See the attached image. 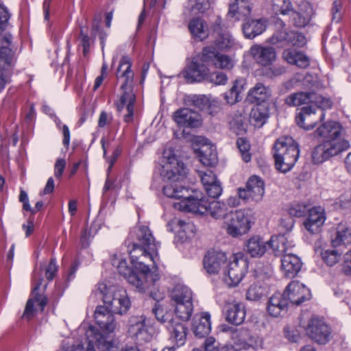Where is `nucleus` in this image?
I'll use <instances>...</instances> for the list:
<instances>
[{
  "label": "nucleus",
  "mask_w": 351,
  "mask_h": 351,
  "mask_svg": "<svg viewBox=\"0 0 351 351\" xmlns=\"http://www.w3.org/2000/svg\"><path fill=\"white\" fill-rule=\"evenodd\" d=\"M95 293L101 295L105 306H98L95 311L96 324L104 331H114L117 323L112 313L124 315L131 307V302L125 289L118 287H107L103 282L97 285Z\"/></svg>",
  "instance_id": "obj_1"
},
{
  "label": "nucleus",
  "mask_w": 351,
  "mask_h": 351,
  "mask_svg": "<svg viewBox=\"0 0 351 351\" xmlns=\"http://www.w3.org/2000/svg\"><path fill=\"white\" fill-rule=\"evenodd\" d=\"M165 195L168 197L180 199L174 202L173 207L180 211L193 213L199 215L209 213L215 219H227L232 211L229 210L223 202L213 201L208 202L204 198H198L195 193L189 188H182L180 191L175 185L165 188Z\"/></svg>",
  "instance_id": "obj_2"
},
{
  "label": "nucleus",
  "mask_w": 351,
  "mask_h": 351,
  "mask_svg": "<svg viewBox=\"0 0 351 351\" xmlns=\"http://www.w3.org/2000/svg\"><path fill=\"white\" fill-rule=\"evenodd\" d=\"M208 66L230 70L234 66V62L228 55L220 53L213 47L207 46L193 58L190 64L183 72L184 77L189 83L206 80L209 74Z\"/></svg>",
  "instance_id": "obj_3"
},
{
  "label": "nucleus",
  "mask_w": 351,
  "mask_h": 351,
  "mask_svg": "<svg viewBox=\"0 0 351 351\" xmlns=\"http://www.w3.org/2000/svg\"><path fill=\"white\" fill-rule=\"evenodd\" d=\"M341 132V126L336 121H327L317 128L315 136L324 141L312 152L314 164H321L349 148V142L340 137Z\"/></svg>",
  "instance_id": "obj_4"
},
{
  "label": "nucleus",
  "mask_w": 351,
  "mask_h": 351,
  "mask_svg": "<svg viewBox=\"0 0 351 351\" xmlns=\"http://www.w3.org/2000/svg\"><path fill=\"white\" fill-rule=\"evenodd\" d=\"M137 243L132 245L129 251L131 263L138 271L148 276H152L146 260L156 264L158 260V250L160 243L156 242L148 227L142 226L136 233Z\"/></svg>",
  "instance_id": "obj_5"
},
{
  "label": "nucleus",
  "mask_w": 351,
  "mask_h": 351,
  "mask_svg": "<svg viewBox=\"0 0 351 351\" xmlns=\"http://www.w3.org/2000/svg\"><path fill=\"white\" fill-rule=\"evenodd\" d=\"M131 67L130 58L128 56H123L116 73L117 80L121 82V90H122L119 100L116 102V106L119 112L126 108L127 113L123 117L124 121L126 123L133 121L136 101V96L133 91L134 72Z\"/></svg>",
  "instance_id": "obj_6"
},
{
  "label": "nucleus",
  "mask_w": 351,
  "mask_h": 351,
  "mask_svg": "<svg viewBox=\"0 0 351 351\" xmlns=\"http://www.w3.org/2000/svg\"><path fill=\"white\" fill-rule=\"evenodd\" d=\"M276 169L286 173L290 171L300 156L299 145L291 136L278 138L273 147Z\"/></svg>",
  "instance_id": "obj_7"
},
{
  "label": "nucleus",
  "mask_w": 351,
  "mask_h": 351,
  "mask_svg": "<svg viewBox=\"0 0 351 351\" xmlns=\"http://www.w3.org/2000/svg\"><path fill=\"white\" fill-rule=\"evenodd\" d=\"M112 264L114 266L118 272L127 279L128 282L135 287L136 291L140 293L145 292L148 289L150 283L149 280L154 282L156 278H154L155 275L152 274V276L147 277L146 275L143 274L141 271V276L133 271L132 269L130 267L126 262V259L121 254H114L112 256Z\"/></svg>",
  "instance_id": "obj_8"
},
{
  "label": "nucleus",
  "mask_w": 351,
  "mask_h": 351,
  "mask_svg": "<svg viewBox=\"0 0 351 351\" xmlns=\"http://www.w3.org/2000/svg\"><path fill=\"white\" fill-rule=\"evenodd\" d=\"M160 173L163 180L169 182L163 187L164 194L165 188L169 185L176 186L178 191L182 188H186L180 183L186 175L184 165L175 156H169L165 161H163Z\"/></svg>",
  "instance_id": "obj_9"
},
{
  "label": "nucleus",
  "mask_w": 351,
  "mask_h": 351,
  "mask_svg": "<svg viewBox=\"0 0 351 351\" xmlns=\"http://www.w3.org/2000/svg\"><path fill=\"white\" fill-rule=\"evenodd\" d=\"M227 233L232 237L246 234L251 228L249 215L243 210L230 213L224 221Z\"/></svg>",
  "instance_id": "obj_10"
},
{
  "label": "nucleus",
  "mask_w": 351,
  "mask_h": 351,
  "mask_svg": "<svg viewBox=\"0 0 351 351\" xmlns=\"http://www.w3.org/2000/svg\"><path fill=\"white\" fill-rule=\"evenodd\" d=\"M275 25L276 28L279 29L276 30L269 39V42L271 44L278 45L284 43L298 47H304L306 45V39L304 35L298 32L287 31L286 29H284L285 24L282 20L278 19Z\"/></svg>",
  "instance_id": "obj_11"
},
{
  "label": "nucleus",
  "mask_w": 351,
  "mask_h": 351,
  "mask_svg": "<svg viewBox=\"0 0 351 351\" xmlns=\"http://www.w3.org/2000/svg\"><path fill=\"white\" fill-rule=\"evenodd\" d=\"M265 193L263 181L258 176H251L246 182L245 188H239L237 195L245 201L260 202Z\"/></svg>",
  "instance_id": "obj_12"
},
{
  "label": "nucleus",
  "mask_w": 351,
  "mask_h": 351,
  "mask_svg": "<svg viewBox=\"0 0 351 351\" xmlns=\"http://www.w3.org/2000/svg\"><path fill=\"white\" fill-rule=\"evenodd\" d=\"M306 335L319 344H326L331 335L328 326L321 319L312 317L304 328Z\"/></svg>",
  "instance_id": "obj_13"
},
{
  "label": "nucleus",
  "mask_w": 351,
  "mask_h": 351,
  "mask_svg": "<svg viewBox=\"0 0 351 351\" xmlns=\"http://www.w3.org/2000/svg\"><path fill=\"white\" fill-rule=\"evenodd\" d=\"M16 58L12 50L8 47H0V93L10 82Z\"/></svg>",
  "instance_id": "obj_14"
},
{
  "label": "nucleus",
  "mask_w": 351,
  "mask_h": 351,
  "mask_svg": "<svg viewBox=\"0 0 351 351\" xmlns=\"http://www.w3.org/2000/svg\"><path fill=\"white\" fill-rule=\"evenodd\" d=\"M247 271V263L241 256H235L225 273L224 280L229 287H236L242 280Z\"/></svg>",
  "instance_id": "obj_15"
},
{
  "label": "nucleus",
  "mask_w": 351,
  "mask_h": 351,
  "mask_svg": "<svg viewBox=\"0 0 351 351\" xmlns=\"http://www.w3.org/2000/svg\"><path fill=\"white\" fill-rule=\"evenodd\" d=\"M145 320L143 315L132 316L129 319L128 333L138 343L148 342L152 337L145 325Z\"/></svg>",
  "instance_id": "obj_16"
},
{
  "label": "nucleus",
  "mask_w": 351,
  "mask_h": 351,
  "mask_svg": "<svg viewBox=\"0 0 351 351\" xmlns=\"http://www.w3.org/2000/svg\"><path fill=\"white\" fill-rule=\"evenodd\" d=\"M283 295L288 303L300 305L311 298L310 290L302 283L298 281H292L287 287Z\"/></svg>",
  "instance_id": "obj_17"
},
{
  "label": "nucleus",
  "mask_w": 351,
  "mask_h": 351,
  "mask_svg": "<svg viewBox=\"0 0 351 351\" xmlns=\"http://www.w3.org/2000/svg\"><path fill=\"white\" fill-rule=\"evenodd\" d=\"M324 113L322 110L321 114H316V108L313 105L302 108L301 112L296 117L297 124L300 128L308 130L313 129L315 125L324 119Z\"/></svg>",
  "instance_id": "obj_18"
},
{
  "label": "nucleus",
  "mask_w": 351,
  "mask_h": 351,
  "mask_svg": "<svg viewBox=\"0 0 351 351\" xmlns=\"http://www.w3.org/2000/svg\"><path fill=\"white\" fill-rule=\"evenodd\" d=\"M173 119L179 126L197 128L202 123L200 115L195 111L184 108L174 112Z\"/></svg>",
  "instance_id": "obj_19"
},
{
  "label": "nucleus",
  "mask_w": 351,
  "mask_h": 351,
  "mask_svg": "<svg viewBox=\"0 0 351 351\" xmlns=\"http://www.w3.org/2000/svg\"><path fill=\"white\" fill-rule=\"evenodd\" d=\"M222 20L217 17L213 25L215 46L221 50L228 49L234 45V39L228 31L224 29L221 24Z\"/></svg>",
  "instance_id": "obj_20"
},
{
  "label": "nucleus",
  "mask_w": 351,
  "mask_h": 351,
  "mask_svg": "<svg viewBox=\"0 0 351 351\" xmlns=\"http://www.w3.org/2000/svg\"><path fill=\"white\" fill-rule=\"evenodd\" d=\"M86 335L87 338H92L90 342H94L100 351H122V348H119L116 341L108 340L98 329L93 326L88 328Z\"/></svg>",
  "instance_id": "obj_21"
},
{
  "label": "nucleus",
  "mask_w": 351,
  "mask_h": 351,
  "mask_svg": "<svg viewBox=\"0 0 351 351\" xmlns=\"http://www.w3.org/2000/svg\"><path fill=\"white\" fill-rule=\"evenodd\" d=\"M250 52L254 61L263 66L271 65L276 59V50L271 47L254 45L251 47Z\"/></svg>",
  "instance_id": "obj_22"
},
{
  "label": "nucleus",
  "mask_w": 351,
  "mask_h": 351,
  "mask_svg": "<svg viewBox=\"0 0 351 351\" xmlns=\"http://www.w3.org/2000/svg\"><path fill=\"white\" fill-rule=\"evenodd\" d=\"M326 220L324 209L315 206L308 210V216L304 222L305 228L311 234L318 233Z\"/></svg>",
  "instance_id": "obj_23"
},
{
  "label": "nucleus",
  "mask_w": 351,
  "mask_h": 351,
  "mask_svg": "<svg viewBox=\"0 0 351 351\" xmlns=\"http://www.w3.org/2000/svg\"><path fill=\"white\" fill-rule=\"evenodd\" d=\"M227 256L224 252L210 250L204 258V267L210 274H217L222 266L226 263Z\"/></svg>",
  "instance_id": "obj_24"
},
{
  "label": "nucleus",
  "mask_w": 351,
  "mask_h": 351,
  "mask_svg": "<svg viewBox=\"0 0 351 351\" xmlns=\"http://www.w3.org/2000/svg\"><path fill=\"white\" fill-rule=\"evenodd\" d=\"M314 14L313 6L308 2H302L298 11L292 10L290 17L295 26L303 27L308 25Z\"/></svg>",
  "instance_id": "obj_25"
},
{
  "label": "nucleus",
  "mask_w": 351,
  "mask_h": 351,
  "mask_svg": "<svg viewBox=\"0 0 351 351\" xmlns=\"http://www.w3.org/2000/svg\"><path fill=\"white\" fill-rule=\"evenodd\" d=\"M43 279L39 278L37 284L32 291V295L34 297L30 298L26 304L23 317L27 319H30L34 316V306L35 303L40 306V311H43L45 306L47 304V298L46 296L37 293V291L40 289L42 284Z\"/></svg>",
  "instance_id": "obj_26"
},
{
  "label": "nucleus",
  "mask_w": 351,
  "mask_h": 351,
  "mask_svg": "<svg viewBox=\"0 0 351 351\" xmlns=\"http://www.w3.org/2000/svg\"><path fill=\"white\" fill-rule=\"evenodd\" d=\"M251 10L249 0H233L229 4L228 16L236 21L245 20L250 15Z\"/></svg>",
  "instance_id": "obj_27"
},
{
  "label": "nucleus",
  "mask_w": 351,
  "mask_h": 351,
  "mask_svg": "<svg viewBox=\"0 0 351 351\" xmlns=\"http://www.w3.org/2000/svg\"><path fill=\"white\" fill-rule=\"evenodd\" d=\"M302 267V262L300 258L296 255L287 253L282 256L281 258V269L288 278L295 277L300 271Z\"/></svg>",
  "instance_id": "obj_28"
},
{
  "label": "nucleus",
  "mask_w": 351,
  "mask_h": 351,
  "mask_svg": "<svg viewBox=\"0 0 351 351\" xmlns=\"http://www.w3.org/2000/svg\"><path fill=\"white\" fill-rule=\"evenodd\" d=\"M225 315L228 322L240 325L244 322L246 315L245 305L238 302L230 303L226 306Z\"/></svg>",
  "instance_id": "obj_29"
},
{
  "label": "nucleus",
  "mask_w": 351,
  "mask_h": 351,
  "mask_svg": "<svg viewBox=\"0 0 351 351\" xmlns=\"http://www.w3.org/2000/svg\"><path fill=\"white\" fill-rule=\"evenodd\" d=\"M268 249V242L258 235L250 237L245 244V250L251 257L263 256Z\"/></svg>",
  "instance_id": "obj_30"
},
{
  "label": "nucleus",
  "mask_w": 351,
  "mask_h": 351,
  "mask_svg": "<svg viewBox=\"0 0 351 351\" xmlns=\"http://www.w3.org/2000/svg\"><path fill=\"white\" fill-rule=\"evenodd\" d=\"M288 305L287 298L285 297L283 293L278 292L269 298L267 310L271 316L277 317L281 315L282 313L287 311Z\"/></svg>",
  "instance_id": "obj_31"
},
{
  "label": "nucleus",
  "mask_w": 351,
  "mask_h": 351,
  "mask_svg": "<svg viewBox=\"0 0 351 351\" xmlns=\"http://www.w3.org/2000/svg\"><path fill=\"white\" fill-rule=\"evenodd\" d=\"M166 327L173 341L178 346L184 344L188 332V328L184 324L174 319L170 322Z\"/></svg>",
  "instance_id": "obj_32"
},
{
  "label": "nucleus",
  "mask_w": 351,
  "mask_h": 351,
  "mask_svg": "<svg viewBox=\"0 0 351 351\" xmlns=\"http://www.w3.org/2000/svg\"><path fill=\"white\" fill-rule=\"evenodd\" d=\"M231 339L236 346L241 349H247L252 347L256 343L255 337L251 332L243 328L233 330Z\"/></svg>",
  "instance_id": "obj_33"
},
{
  "label": "nucleus",
  "mask_w": 351,
  "mask_h": 351,
  "mask_svg": "<svg viewBox=\"0 0 351 351\" xmlns=\"http://www.w3.org/2000/svg\"><path fill=\"white\" fill-rule=\"evenodd\" d=\"M271 94L270 88L263 83L259 82L249 90L247 99L250 103H256L258 105L267 100L270 97Z\"/></svg>",
  "instance_id": "obj_34"
},
{
  "label": "nucleus",
  "mask_w": 351,
  "mask_h": 351,
  "mask_svg": "<svg viewBox=\"0 0 351 351\" xmlns=\"http://www.w3.org/2000/svg\"><path fill=\"white\" fill-rule=\"evenodd\" d=\"M193 330L195 336L199 337L208 335L211 330L210 314L202 313L196 316L193 323Z\"/></svg>",
  "instance_id": "obj_35"
},
{
  "label": "nucleus",
  "mask_w": 351,
  "mask_h": 351,
  "mask_svg": "<svg viewBox=\"0 0 351 351\" xmlns=\"http://www.w3.org/2000/svg\"><path fill=\"white\" fill-rule=\"evenodd\" d=\"M282 56L289 64L296 65L300 68H306L310 63L309 58L307 56L302 52L293 49L284 50Z\"/></svg>",
  "instance_id": "obj_36"
},
{
  "label": "nucleus",
  "mask_w": 351,
  "mask_h": 351,
  "mask_svg": "<svg viewBox=\"0 0 351 351\" xmlns=\"http://www.w3.org/2000/svg\"><path fill=\"white\" fill-rule=\"evenodd\" d=\"M200 162L204 166L213 167L217 163L218 158L214 145H203L197 150Z\"/></svg>",
  "instance_id": "obj_37"
},
{
  "label": "nucleus",
  "mask_w": 351,
  "mask_h": 351,
  "mask_svg": "<svg viewBox=\"0 0 351 351\" xmlns=\"http://www.w3.org/2000/svg\"><path fill=\"white\" fill-rule=\"evenodd\" d=\"M266 29V22L263 19L247 20L243 25V32L245 38L252 39L261 34Z\"/></svg>",
  "instance_id": "obj_38"
},
{
  "label": "nucleus",
  "mask_w": 351,
  "mask_h": 351,
  "mask_svg": "<svg viewBox=\"0 0 351 351\" xmlns=\"http://www.w3.org/2000/svg\"><path fill=\"white\" fill-rule=\"evenodd\" d=\"M315 93L313 92H297L288 95L285 103L289 106H299L304 104L313 105Z\"/></svg>",
  "instance_id": "obj_39"
},
{
  "label": "nucleus",
  "mask_w": 351,
  "mask_h": 351,
  "mask_svg": "<svg viewBox=\"0 0 351 351\" xmlns=\"http://www.w3.org/2000/svg\"><path fill=\"white\" fill-rule=\"evenodd\" d=\"M269 118V109L263 104H258L254 106L250 114V122L254 127H262Z\"/></svg>",
  "instance_id": "obj_40"
},
{
  "label": "nucleus",
  "mask_w": 351,
  "mask_h": 351,
  "mask_svg": "<svg viewBox=\"0 0 351 351\" xmlns=\"http://www.w3.org/2000/svg\"><path fill=\"white\" fill-rule=\"evenodd\" d=\"M267 242L268 248L271 247L276 256L291 253L289 252L290 247L293 246L289 243L287 238L283 236L277 237H272Z\"/></svg>",
  "instance_id": "obj_41"
},
{
  "label": "nucleus",
  "mask_w": 351,
  "mask_h": 351,
  "mask_svg": "<svg viewBox=\"0 0 351 351\" xmlns=\"http://www.w3.org/2000/svg\"><path fill=\"white\" fill-rule=\"evenodd\" d=\"M333 246L351 243V228L346 223H341L337 227L335 237L332 239Z\"/></svg>",
  "instance_id": "obj_42"
},
{
  "label": "nucleus",
  "mask_w": 351,
  "mask_h": 351,
  "mask_svg": "<svg viewBox=\"0 0 351 351\" xmlns=\"http://www.w3.org/2000/svg\"><path fill=\"white\" fill-rule=\"evenodd\" d=\"M171 298L173 302H185L193 300V293L188 287L177 285L171 292Z\"/></svg>",
  "instance_id": "obj_43"
},
{
  "label": "nucleus",
  "mask_w": 351,
  "mask_h": 351,
  "mask_svg": "<svg viewBox=\"0 0 351 351\" xmlns=\"http://www.w3.org/2000/svg\"><path fill=\"white\" fill-rule=\"evenodd\" d=\"M189 29L193 36L199 40H203L207 36L206 25L203 20L200 19H194L190 21Z\"/></svg>",
  "instance_id": "obj_44"
},
{
  "label": "nucleus",
  "mask_w": 351,
  "mask_h": 351,
  "mask_svg": "<svg viewBox=\"0 0 351 351\" xmlns=\"http://www.w3.org/2000/svg\"><path fill=\"white\" fill-rule=\"evenodd\" d=\"M174 311L178 317L183 321H188L193 310V300L188 302H173Z\"/></svg>",
  "instance_id": "obj_45"
},
{
  "label": "nucleus",
  "mask_w": 351,
  "mask_h": 351,
  "mask_svg": "<svg viewBox=\"0 0 351 351\" xmlns=\"http://www.w3.org/2000/svg\"><path fill=\"white\" fill-rule=\"evenodd\" d=\"M243 90V82L241 79L236 80L231 88L224 93V99L229 104H234L239 101V94Z\"/></svg>",
  "instance_id": "obj_46"
},
{
  "label": "nucleus",
  "mask_w": 351,
  "mask_h": 351,
  "mask_svg": "<svg viewBox=\"0 0 351 351\" xmlns=\"http://www.w3.org/2000/svg\"><path fill=\"white\" fill-rule=\"evenodd\" d=\"M271 5L273 12L282 15H290L293 7L289 0H271Z\"/></svg>",
  "instance_id": "obj_47"
},
{
  "label": "nucleus",
  "mask_w": 351,
  "mask_h": 351,
  "mask_svg": "<svg viewBox=\"0 0 351 351\" xmlns=\"http://www.w3.org/2000/svg\"><path fill=\"white\" fill-rule=\"evenodd\" d=\"M265 294V289L260 283L250 285L246 293V299L250 301H258Z\"/></svg>",
  "instance_id": "obj_48"
},
{
  "label": "nucleus",
  "mask_w": 351,
  "mask_h": 351,
  "mask_svg": "<svg viewBox=\"0 0 351 351\" xmlns=\"http://www.w3.org/2000/svg\"><path fill=\"white\" fill-rule=\"evenodd\" d=\"M323 261L328 266H333L341 258V253L337 250H326L321 253Z\"/></svg>",
  "instance_id": "obj_49"
},
{
  "label": "nucleus",
  "mask_w": 351,
  "mask_h": 351,
  "mask_svg": "<svg viewBox=\"0 0 351 351\" xmlns=\"http://www.w3.org/2000/svg\"><path fill=\"white\" fill-rule=\"evenodd\" d=\"M152 313L154 314L157 320L162 324L168 325L170 322L175 319L172 317L171 312L168 311L167 309L160 306H155L152 308Z\"/></svg>",
  "instance_id": "obj_50"
},
{
  "label": "nucleus",
  "mask_w": 351,
  "mask_h": 351,
  "mask_svg": "<svg viewBox=\"0 0 351 351\" xmlns=\"http://www.w3.org/2000/svg\"><path fill=\"white\" fill-rule=\"evenodd\" d=\"M230 127L237 134H242L246 132L245 118L241 115H236L230 121Z\"/></svg>",
  "instance_id": "obj_51"
},
{
  "label": "nucleus",
  "mask_w": 351,
  "mask_h": 351,
  "mask_svg": "<svg viewBox=\"0 0 351 351\" xmlns=\"http://www.w3.org/2000/svg\"><path fill=\"white\" fill-rule=\"evenodd\" d=\"M206 80L215 85H224L228 81V77L224 73L217 71L212 73H209Z\"/></svg>",
  "instance_id": "obj_52"
},
{
  "label": "nucleus",
  "mask_w": 351,
  "mask_h": 351,
  "mask_svg": "<svg viewBox=\"0 0 351 351\" xmlns=\"http://www.w3.org/2000/svg\"><path fill=\"white\" fill-rule=\"evenodd\" d=\"M237 144L241 153L243 160L245 162H249L251 159V155L249 153L250 144L245 139L240 138L237 140Z\"/></svg>",
  "instance_id": "obj_53"
},
{
  "label": "nucleus",
  "mask_w": 351,
  "mask_h": 351,
  "mask_svg": "<svg viewBox=\"0 0 351 351\" xmlns=\"http://www.w3.org/2000/svg\"><path fill=\"white\" fill-rule=\"evenodd\" d=\"M313 106H314L316 109L321 108L323 110L330 108L332 106V102L330 99H325L322 96L315 93L313 100Z\"/></svg>",
  "instance_id": "obj_54"
},
{
  "label": "nucleus",
  "mask_w": 351,
  "mask_h": 351,
  "mask_svg": "<svg viewBox=\"0 0 351 351\" xmlns=\"http://www.w3.org/2000/svg\"><path fill=\"white\" fill-rule=\"evenodd\" d=\"M204 189L208 195L214 199L219 197L222 193V187L219 181L208 185Z\"/></svg>",
  "instance_id": "obj_55"
},
{
  "label": "nucleus",
  "mask_w": 351,
  "mask_h": 351,
  "mask_svg": "<svg viewBox=\"0 0 351 351\" xmlns=\"http://www.w3.org/2000/svg\"><path fill=\"white\" fill-rule=\"evenodd\" d=\"M199 176L201 178V181L204 188L218 181L216 178L215 175L210 170H207L206 171L204 172L200 171Z\"/></svg>",
  "instance_id": "obj_56"
},
{
  "label": "nucleus",
  "mask_w": 351,
  "mask_h": 351,
  "mask_svg": "<svg viewBox=\"0 0 351 351\" xmlns=\"http://www.w3.org/2000/svg\"><path fill=\"white\" fill-rule=\"evenodd\" d=\"M191 1H192V0H191ZM193 2L194 3L191 5V8L197 13H204L209 9V0H193Z\"/></svg>",
  "instance_id": "obj_57"
},
{
  "label": "nucleus",
  "mask_w": 351,
  "mask_h": 351,
  "mask_svg": "<svg viewBox=\"0 0 351 351\" xmlns=\"http://www.w3.org/2000/svg\"><path fill=\"white\" fill-rule=\"evenodd\" d=\"M289 215L291 217H300L306 212V206L303 204H295L288 210Z\"/></svg>",
  "instance_id": "obj_58"
},
{
  "label": "nucleus",
  "mask_w": 351,
  "mask_h": 351,
  "mask_svg": "<svg viewBox=\"0 0 351 351\" xmlns=\"http://www.w3.org/2000/svg\"><path fill=\"white\" fill-rule=\"evenodd\" d=\"M58 270V267L54 258H51L50 262L45 269V276L49 280H52Z\"/></svg>",
  "instance_id": "obj_59"
},
{
  "label": "nucleus",
  "mask_w": 351,
  "mask_h": 351,
  "mask_svg": "<svg viewBox=\"0 0 351 351\" xmlns=\"http://www.w3.org/2000/svg\"><path fill=\"white\" fill-rule=\"evenodd\" d=\"M294 219L291 216H287L285 218L281 219L280 223V228L285 232L291 231L293 227Z\"/></svg>",
  "instance_id": "obj_60"
},
{
  "label": "nucleus",
  "mask_w": 351,
  "mask_h": 351,
  "mask_svg": "<svg viewBox=\"0 0 351 351\" xmlns=\"http://www.w3.org/2000/svg\"><path fill=\"white\" fill-rule=\"evenodd\" d=\"M112 121V116L110 113L102 111L98 119V126L99 128H104L106 125L110 124Z\"/></svg>",
  "instance_id": "obj_61"
},
{
  "label": "nucleus",
  "mask_w": 351,
  "mask_h": 351,
  "mask_svg": "<svg viewBox=\"0 0 351 351\" xmlns=\"http://www.w3.org/2000/svg\"><path fill=\"white\" fill-rule=\"evenodd\" d=\"M66 167V161L59 158L56 160L54 166V175L57 178H60Z\"/></svg>",
  "instance_id": "obj_62"
},
{
  "label": "nucleus",
  "mask_w": 351,
  "mask_h": 351,
  "mask_svg": "<svg viewBox=\"0 0 351 351\" xmlns=\"http://www.w3.org/2000/svg\"><path fill=\"white\" fill-rule=\"evenodd\" d=\"M342 270L346 275L351 276V250L344 255Z\"/></svg>",
  "instance_id": "obj_63"
},
{
  "label": "nucleus",
  "mask_w": 351,
  "mask_h": 351,
  "mask_svg": "<svg viewBox=\"0 0 351 351\" xmlns=\"http://www.w3.org/2000/svg\"><path fill=\"white\" fill-rule=\"evenodd\" d=\"M218 344L214 338H207L204 343V351H219Z\"/></svg>",
  "instance_id": "obj_64"
}]
</instances>
